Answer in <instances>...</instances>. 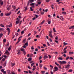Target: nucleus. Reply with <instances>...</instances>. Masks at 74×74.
I'll return each mask as SVG.
<instances>
[{"mask_svg":"<svg viewBox=\"0 0 74 74\" xmlns=\"http://www.w3.org/2000/svg\"><path fill=\"white\" fill-rule=\"evenodd\" d=\"M25 45H26L27 46L28 45V43H26Z\"/></svg>","mask_w":74,"mask_h":74,"instance_id":"nucleus-51","label":"nucleus"},{"mask_svg":"<svg viewBox=\"0 0 74 74\" xmlns=\"http://www.w3.org/2000/svg\"><path fill=\"white\" fill-rule=\"evenodd\" d=\"M36 13L38 15L40 14V12H39V11L37 10L36 12Z\"/></svg>","mask_w":74,"mask_h":74,"instance_id":"nucleus-19","label":"nucleus"},{"mask_svg":"<svg viewBox=\"0 0 74 74\" xmlns=\"http://www.w3.org/2000/svg\"><path fill=\"white\" fill-rule=\"evenodd\" d=\"M44 69H45V70H47V68L45 67V66L44 67Z\"/></svg>","mask_w":74,"mask_h":74,"instance_id":"nucleus-36","label":"nucleus"},{"mask_svg":"<svg viewBox=\"0 0 74 74\" xmlns=\"http://www.w3.org/2000/svg\"><path fill=\"white\" fill-rule=\"evenodd\" d=\"M70 64H69L68 65L66 66L65 68L66 69H67V68H69V67H70Z\"/></svg>","mask_w":74,"mask_h":74,"instance_id":"nucleus-8","label":"nucleus"},{"mask_svg":"<svg viewBox=\"0 0 74 74\" xmlns=\"http://www.w3.org/2000/svg\"><path fill=\"white\" fill-rule=\"evenodd\" d=\"M20 21V20H19L18 21H16V24H18V23H19V22Z\"/></svg>","mask_w":74,"mask_h":74,"instance_id":"nucleus-11","label":"nucleus"},{"mask_svg":"<svg viewBox=\"0 0 74 74\" xmlns=\"http://www.w3.org/2000/svg\"><path fill=\"white\" fill-rule=\"evenodd\" d=\"M69 55H72V54H74V52L73 51L71 52H69Z\"/></svg>","mask_w":74,"mask_h":74,"instance_id":"nucleus-10","label":"nucleus"},{"mask_svg":"<svg viewBox=\"0 0 74 74\" xmlns=\"http://www.w3.org/2000/svg\"><path fill=\"white\" fill-rule=\"evenodd\" d=\"M23 53L24 55H26V51H23Z\"/></svg>","mask_w":74,"mask_h":74,"instance_id":"nucleus-56","label":"nucleus"},{"mask_svg":"<svg viewBox=\"0 0 74 74\" xmlns=\"http://www.w3.org/2000/svg\"><path fill=\"white\" fill-rule=\"evenodd\" d=\"M51 74H53V73L52 71H51Z\"/></svg>","mask_w":74,"mask_h":74,"instance_id":"nucleus-64","label":"nucleus"},{"mask_svg":"<svg viewBox=\"0 0 74 74\" xmlns=\"http://www.w3.org/2000/svg\"><path fill=\"white\" fill-rule=\"evenodd\" d=\"M34 49V48L33 47V46H32V47H31V49L33 50Z\"/></svg>","mask_w":74,"mask_h":74,"instance_id":"nucleus-48","label":"nucleus"},{"mask_svg":"<svg viewBox=\"0 0 74 74\" xmlns=\"http://www.w3.org/2000/svg\"><path fill=\"white\" fill-rule=\"evenodd\" d=\"M20 50L21 51H22V52H24L25 51V49H23L22 47H21L20 49Z\"/></svg>","mask_w":74,"mask_h":74,"instance_id":"nucleus-5","label":"nucleus"},{"mask_svg":"<svg viewBox=\"0 0 74 74\" xmlns=\"http://www.w3.org/2000/svg\"><path fill=\"white\" fill-rule=\"evenodd\" d=\"M69 59H70L71 60H72L73 59V57H70L69 58Z\"/></svg>","mask_w":74,"mask_h":74,"instance_id":"nucleus-57","label":"nucleus"},{"mask_svg":"<svg viewBox=\"0 0 74 74\" xmlns=\"http://www.w3.org/2000/svg\"><path fill=\"white\" fill-rule=\"evenodd\" d=\"M20 12H21V11H20V10L18 11V12L17 14H19L20 13Z\"/></svg>","mask_w":74,"mask_h":74,"instance_id":"nucleus-59","label":"nucleus"},{"mask_svg":"<svg viewBox=\"0 0 74 74\" xmlns=\"http://www.w3.org/2000/svg\"><path fill=\"white\" fill-rule=\"evenodd\" d=\"M55 64H56V65L58 66L59 65V64H58V63L56 62H55Z\"/></svg>","mask_w":74,"mask_h":74,"instance_id":"nucleus-26","label":"nucleus"},{"mask_svg":"<svg viewBox=\"0 0 74 74\" xmlns=\"http://www.w3.org/2000/svg\"><path fill=\"white\" fill-rule=\"evenodd\" d=\"M34 2V0H30V3H33Z\"/></svg>","mask_w":74,"mask_h":74,"instance_id":"nucleus-35","label":"nucleus"},{"mask_svg":"<svg viewBox=\"0 0 74 74\" xmlns=\"http://www.w3.org/2000/svg\"><path fill=\"white\" fill-rule=\"evenodd\" d=\"M50 0H46V2H49V1H50Z\"/></svg>","mask_w":74,"mask_h":74,"instance_id":"nucleus-63","label":"nucleus"},{"mask_svg":"<svg viewBox=\"0 0 74 74\" xmlns=\"http://www.w3.org/2000/svg\"><path fill=\"white\" fill-rule=\"evenodd\" d=\"M30 9L31 11H33V9L32 8V7H31L30 8Z\"/></svg>","mask_w":74,"mask_h":74,"instance_id":"nucleus-31","label":"nucleus"},{"mask_svg":"<svg viewBox=\"0 0 74 74\" xmlns=\"http://www.w3.org/2000/svg\"><path fill=\"white\" fill-rule=\"evenodd\" d=\"M12 27V24L11 23L9 25V27Z\"/></svg>","mask_w":74,"mask_h":74,"instance_id":"nucleus-41","label":"nucleus"},{"mask_svg":"<svg viewBox=\"0 0 74 74\" xmlns=\"http://www.w3.org/2000/svg\"><path fill=\"white\" fill-rule=\"evenodd\" d=\"M26 39L25 38L24 40H23V43H25V42H26Z\"/></svg>","mask_w":74,"mask_h":74,"instance_id":"nucleus-12","label":"nucleus"},{"mask_svg":"<svg viewBox=\"0 0 74 74\" xmlns=\"http://www.w3.org/2000/svg\"><path fill=\"white\" fill-rule=\"evenodd\" d=\"M30 39H31V38L30 37H29L27 39L28 41H29V40H30Z\"/></svg>","mask_w":74,"mask_h":74,"instance_id":"nucleus-61","label":"nucleus"},{"mask_svg":"<svg viewBox=\"0 0 74 74\" xmlns=\"http://www.w3.org/2000/svg\"><path fill=\"white\" fill-rule=\"evenodd\" d=\"M15 63H12V66H15Z\"/></svg>","mask_w":74,"mask_h":74,"instance_id":"nucleus-38","label":"nucleus"},{"mask_svg":"<svg viewBox=\"0 0 74 74\" xmlns=\"http://www.w3.org/2000/svg\"><path fill=\"white\" fill-rule=\"evenodd\" d=\"M49 34H51V33H52V31H49Z\"/></svg>","mask_w":74,"mask_h":74,"instance_id":"nucleus-42","label":"nucleus"},{"mask_svg":"<svg viewBox=\"0 0 74 74\" xmlns=\"http://www.w3.org/2000/svg\"><path fill=\"white\" fill-rule=\"evenodd\" d=\"M11 15V13H8L6 14V16H9V15Z\"/></svg>","mask_w":74,"mask_h":74,"instance_id":"nucleus-24","label":"nucleus"},{"mask_svg":"<svg viewBox=\"0 0 74 74\" xmlns=\"http://www.w3.org/2000/svg\"><path fill=\"white\" fill-rule=\"evenodd\" d=\"M1 16H3V13H1L0 14Z\"/></svg>","mask_w":74,"mask_h":74,"instance_id":"nucleus-30","label":"nucleus"},{"mask_svg":"<svg viewBox=\"0 0 74 74\" xmlns=\"http://www.w3.org/2000/svg\"><path fill=\"white\" fill-rule=\"evenodd\" d=\"M0 4L2 5H3V1L0 0Z\"/></svg>","mask_w":74,"mask_h":74,"instance_id":"nucleus-6","label":"nucleus"},{"mask_svg":"<svg viewBox=\"0 0 74 74\" xmlns=\"http://www.w3.org/2000/svg\"><path fill=\"white\" fill-rule=\"evenodd\" d=\"M62 56H64V57H66V54H64Z\"/></svg>","mask_w":74,"mask_h":74,"instance_id":"nucleus-58","label":"nucleus"},{"mask_svg":"<svg viewBox=\"0 0 74 74\" xmlns=\"http://www.w3.org/2000/svg\"><path fill=\"white\" fill-rule=\"evenodd\" d=\"M11 47H9L8 48V51H11Z\"/></svg>","mask_w":74,"mask_h":74,"instance_id":"nucleus-43","label":"nucleus"},{"mask_svg":"<svg viewBox=\"0 0 74 74\" xmlns=\"http://www.w3.org/2000/svg\"><path fill=\"white\" fill-rule=\"evenodd\" d=\"M63 44H64V46L66 45H67L68 44V43H66V42H64Z\"/></svg>","mask_w":74,"mask_h":74,"instance_id":"nucleus-22","label":"nucleus"},{"mask_svg":"<svg viewBox=\"0 0 74 74\" xmlns=\"http://www.w3.org/2000/svg\"><path fill=\"white\" fill-rule=\"evenodd\" d=\"M35 70H36V68H33V69H32L33 71H34Z\"/></svg>","mask_w":74,"mask_h":74,"instance_id":"nucleus-60","label":"nucleus"},{"mask_svg":"<svg viewBox=\"0 0 74 74\" xmlns=\"http://www.w3.org/2000/svg\"><path fill=\"white\" fill-rule=\"evenodd\" d=\"M55 39H56V40H58V36H56Z\"/></svg>","mask_w":74,"mask_h":74,"instance_id":"nucleus-50","label":"nucleus"},{"mask_svg":"<svg viewBox=\"0 0 74 74\" xmlns=\"http://www.w3.org/2000/svg\"><path fill=\"white\" fill-rule=\"evenodd\" d=\"M11 5H10L7 8V10H8V11H10V9L11 8Z\"/></svg>","mask_w":74,"mask_h":74,"instance_id":"nucleus-9","label":"nucleus"},{"mask_svg":"<svg viewBox=\"0 0 74 74\" xmlns=\"http://www.w3.org/2000/svg\"><path fill=\"white\" fill-rule=\"evenodd\" d=\"M1 31H4V29L3 28H0V32Z\"/></svg>","mask_w":74,"mask_h":74,"instance_id":"nucleus-18","label":"nucleus"},{"mask_svg":"<svg viewBox=\"0 0 74 74\" xmlns=\"http://www.w3.org/2000/svg\"><path fill=\"white\" fill-rule=\"evenodd\" d=\"M35 16L36 17V18H38V16L36 14H35Z\"/></svg>","mask_w":74,"mask_h":74,"instance_id":"nucleus-33","label":"nucleus"},{"mask_svg":"<svg viewBox=\"0 0 74 74\" xmlns=\"http://www.w3.org/2000/svg\"><path fill=\"white\" fill-rule=\"evenodd\" d=\"M23 47L24 48H26V46L25 45H24L23 46Z\"/></svg>","mask_w":74,"mask_h":74,"instance_id":"nucleus-44","label":"nucleus"},{"mask_svg":"<svg viewBox=\"0 0 74 74\" xmlns=\"http://www.w3.org/2000/svg\"><path fill=\"white\" fill-rule=\"evenodd\" d=\"M32 60V58H29L28 59V61H31V60Z\"/></svg>","mask_w":74,"mask_h":74,"instance_id":"nucleus-13","label":"nucleus"},{"mask_svg":"<svg viewBox=\"0 0 74 74\" xmlns=\"http://www.w3.org/2000/svg\"><path fill=\"white\" fill-rule=\"evenodd\" d=\"M21 34H23V33H24V31H22L21 32Z\"/></svg>","mask_w":74,"mask_h":74,"instance_id":"nucleus-40","label":"nucleus"},{"mask_svg":"<svg viewBox=\"0 0 74 74\" xmlns=\"http://www.w3.org/2000/svg\"><path fill=\"white\" fill-rule=\"evenodd\" d=\"M35 64L34 63H32L31 64V67H32L33 66V65H34Z\"/></svg>","mask_w":74,"mask_h":74,"instance_id":"nucleus-25","label":"nucleus"},{"mask_svg":"<svg viewBox=\"0 0 74 74\" xmlns=\"http://www.w3.org/2000/svg\"><path fill=\"white\" fill-rule=\"evenodd\" d=\"M28 68L29 69H32V68L30 67L29 66H28Z\"/></svg>","mask_w":74,"mask_h":74,"instance_id":"nucleus-47","label":"nucleus"},{"mask_svg":"<svg viewBox=\"0 0 74 74\" xmlns=\"http://www.w3.org/2000/svg\"><path fill=\"white\" fill-rule=\"evenodd\" d=\"M3 42H6V39H4L3 40Z\"/></svg>","mask_w":74,"mask_h":74,"instance_id":"nucleus-46","label":"nucleus"},{"mask_svg":"<svg viewBox=\"0 0 74 74\" xmlns=\"http://www.w3.org/2000/svg\"><path fill=\"white\" fill-rule=\"evenodd\" d=\"M53 31L54 32H55L56 33V30H55V28H53Z\"/></svg>","mask_w":74,"mask_h":74,"instance_id":"nucleus-20","label":"nucleus"},{"mask_svg":"<svg viewBox=\"0 0 74 74\" xmlns=\"http://www.w3.org/2000/svg\"><path fill=\"white\" fill-rule=\"evenodd\" d=\"M0 25V26L2 27H4V26L3 25V24H1Z\"/></svg>","mask_w":74,"mask_h":74,"instance_id":"nucleus-23","label":"nucleus"},{"mask_svg":"<svg viewBox=\"0 0 74 74\" xmlns=\"http://www.w3.org/2000/svg\"><path fill=\"white\" fill-rule=\"evenodd\" d=\"M47 54L45 55L44 57V60H45V59H47V58H48V56H47Z\"/></svg>","mask_w":74,"mask_h":74,"instance_id":"nucleus-3","label":"nucleus"},{"mask_svg":"<svg viewBox=\"0 0 74 74\" xmlns=\"http://www.w3.org/2000/svg\"><path fill=\"white\" fill-rule=\"evenodd\" d=\"M69 59H70V57H67L66 58V60H68Z\"/></svg>","mask_w":74,"mask_h":74,"instance_id":"nucleus-54","label":"nucleus"},{"mask_svg":"<svg viewBox=\"0 0 74 74\" xmlns=\"http://www.w3.org/2000/svg\"><path fill=\"white\" fill-rule=\"evenodd\" d=\"M48 23L49 25H50L51 24V21H49L48 22Z\"/></svg>","mask_w":74,"mask_h":74,"instance_id":"nucleus-55","label":"nucleus"},{"mask_svg":"<svg viewBox=\"0 0 74 74\" xmlns=\"http://www.w3.org/2000/svg\"><path fill=\"white\" fill-rule=\"evenodd\" d=\"M18 41L16 43V44H17L19 43V42H20V41H21V39H19V38H18Z\"/></svg>","mask_w":74,"mask_h":74,"instance_id":"nucleus-14","label":"nucleus"},{"mask_svg":"<svg viewBox=\"0 0 74 74\" xmlns=\"http://www.w3.org/2000/svg\"><path fill=\"white\" fill-rule=\"evenodd\" d=\"M35 5V3H34L30 4V5L33 6V5Z\"/></svg>","mask_w":74,"mask_h":74,"instance_id":"nucleus-21","label":"nucleus"},{"mask_svg":"<svg viewBox=\"0 0 74 74\" xmlns=\"http://www.w3.org/2000/svg\"><path fill=\"white\" fill-rule=\"evenodd\" d=\"M54 69L55 70L53 71L54 72H55V71H56L58 70V68L56 66L55 67Z\"/></svg>","mask_w":74,"mask_h":74,"instance_id":"nucleus-2","label":"nucleus"},{"mask_svg":"<svg viewBox=\"0 0 74 74\" xmlns=\"http://www.w3.org/2000/svg\"><path fill=\"white\" fill-rule=\"evenodd\" d=\"M59 62L60 63V64H64L67 63L66 61H59Z\"/></svg>","mask_w":74,"mask_h":74,"instance_id":"nucleus-1","label":"nucleus"},{"mask_svg":"<svg viewBox=\"0 0 74 74\" xmlns=\"http://www.w3.org/2000/svg\"><path fill=\"white\" fill-rule=\"evenodd\" d=\"M41 3V2H38V5L40 4Z\"/></svg>","mask_w":74,"mask_h":74,"instance_id":"nucleus-45","label":"nucleus"},{"mask_svg":"<svg viewBox=\"0 0 74 74\" xmlns=\"http://www.w3.org/2000/svg\"><path fill=\"white\" fill-rule=\"evenodd\" d=\"M25 11H26V10H27V7H25Z\"/></svg>","mask_w":74,"mask_h":74,"instance_id":"nucleus-34","label":"nucleus"},{"mask_svg":"<svg viewBox=\"0 0 74 74\" xmlns=\"http://www.w3.org/2000/svg\"><path fill=\"white\" fill-rule=\"evenodd\" d=\"M42 64H40L39 65V67H40L41 69V67H42Z\"/></svg>","mask_w":74,"mask_h":74,"instance_id":"nucleus-37","label":"nucleus"},{"mask_svg":"<svg viewBox=\"0 0 74 74\" xmlns=\"http://www.w3.org/2000/svg\"><path fill=\"white\" fill-rule=\"evenodd\" d=\"M73 71V70L72 69H70L68 71V72H72Z\"/></svg>","mask_w":74,"mask_h":74,"instance_id":"nucleus-27","label":"nucleus"},{"mask_svg":"<svg viewBox=\"0 0 74 74\" xmlns=\"http://www.w3.org/2000/svg\"><path fill=\"white\" fill-rule=\"evenodd\" d=\"M7 72L8 74H11V73H10V71L9 70L7 71Z\"/></svg>","mask_w":74,"mask_h":74,"instance_id":"nucleus-17","label":"nucleus"},{"mask_svg":"<svg viewBox=\"0 0 74 74\" xmlns=\"http://www.w3.org/2000/svg\"><path fill=\"white\" fill-rule=\"evenodd\" d=\"M45 22V20H44L40 24L42 25Z\"/></svg>","mask_w":74,"mask_h":74,"instance_id":"nucleus-16","label":"nucleus"},{"mask_svg":"<svg viewBox=\"0 0 74 74\" xmlns=\"http://www.w3.org/2000/svg\"><path fill=\"white\" fill-rule=\"evenodd\" d=\"M47 45H48V46H50V44H49V42H47Z\"/></svg>","mask_w":74,"mask_h":74,"instance_id":"nucleus-49","label":"nucleus"},{"mask_svg":"<svg viewBox=\"0 0 74 74\" xmlns=\"http://www.w3.org/2000/svg\"><path fill=\"white\" fill-rule=\"evenodd\" d=\"M31 35V33H30L28 34V37H29Z\"/></svg>","mask_w":74,"mask_h":74,"instance_id":"nucleus-53","label":"nucleus"},{"mask_svg":"<svg viewBox=\"0 0 74 74\" xmlns=\"http://www.w3.org/2000/svg\"><path fill=\"white\" fill-rule=\"evenodd\" d=\"M17 52H18L17 53L18 55H20V54H21V52H20V50L18 49L17 50Z\"/></svg>","mask_w":74,"mask_h":74,"instance_id":"nucleus-7","label":"nucleus"},{"mask_svg":"<svg viewBox=\"0 0 74 74\" xmlns=\"http://www.w3.org/2000/svg\"><path fill=\"white\" fill-rule=\"evenodd\" d=\"M58 59L59 60H63V58H62L59 57L58 58Z\"/></svg>","mask_w":74,"mask_h":74,"instance_id":"nucleus-32","label":"nucleus"},{"mask_svg":"<svg viewBox=\"0 0 74 74\" xmlns=\"http://www.w3.org/2000/svg\"><path fill=\"white\" fill-rule=\"evenodd\" d=\"M3 34H0V37L1 38L2 37H3Z\"/></svg>","mask_w":74,"mask_h":74,"instance_id":"nucleus-29","label":"nucleus"},{"mask_svg":"<svg viewBox=\"0 0 74 74\" xmlns=\"http://www.w3.org/2000/svg\"><path fill=\"white\" fill-rule=\"evenodd\" d=\"M6 54L7 55H10V53L8 50H6V51L5 52Z\"/></svg>","mask_w":74,"mask_h":74,"instance_id":"nucleus-4","label":"nucleus"},{"mask_svg":"<svg viewBox=\"0 0 74 74\" xmlns=\"http://www.w3.org/2000/svg\"><path fill=\"white\" fill-rule=\"evenodd\" d=\"M67 53V51L66 50H65L64 51V53Z\"/></svg>","mask_w":74,"mask_h":74,"instance_id":"nucleus-52","label":"nucleus"},{"mask_svg":"<svg viewBox=\"0 0 74 74\" xmlns=\"http://www.w3.org/2000/svg\"><path fill=\"white\" fill-rule=\"evenodd\" d=\"M62 13L63 15H66V12H63Z\"/></svg>","mask_w":74,"mask_h":74,"instance_id":"nucleus-28","label":"nucleus"},{"mask_svg":"<svg viewBox=\"0 0 74 74\" xmlns=\"http://www.w3.org/2000/svg\"><path fill=\"white\" fill-rule=\"evenodd\" d=\"M7 30L8 31H10V28H8L7 29Z\"/></svg>","mask_w":74,"mask_h":74,"instance_id":"nucleus-39","label":"nucleus"},{"mask_svg":"<svg viewBox=\"0 0 74 74\" xmlns=\"http://www.w3.org/2000/svg\"><path fill=\"white\" fill-rule=\"evenodd\" d=\"M45 72V71H42L41 73H42V74H44Z\"/></svg>","mask_w":74,"mask_h":74,"instance_id":"nucleus-62","label":"nucleus"},{"mask_svg":"<svg viewBox=\"0 0 74 74\" xmlns=\"http://www.w3.org/2000/svg\"><path fill=\"white\" fill-rule=\"evenodd\" d=\"M49 36L51 38H53V36H52V34H49Z\"/></svg>","mask_w":74,"mask_h":74,"instance_id":"nucleus-15","label":"nucleus"}]
</instances>
